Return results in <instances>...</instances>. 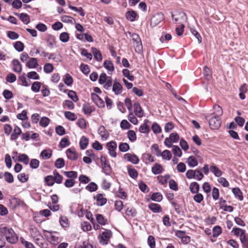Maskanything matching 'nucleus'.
<instances>
[{"label": "nucleus", "instance_id": "45", "mask_svg": "<svg viewBox=\"0 0 248 248\" xmlns=\"http://www.w3.org/2000/svg\"><path fill=\"white\" fill-rule=\"evenodd\" d=\"M64 116L66 119L72 121H75L77 119L76 114L71 111H65Z\"/></svg>", "mask_w": 248, "mask_h": 248}, {"label": "nucleus", "instance_id": "38", "mask_svg": "<svg viewBox=\"0 0 248 248\" xmlns=\"http://www.w3.org/2000/svg\"><path fill=\"white\" fill-rule=\"evenodd\" d=\"M29 157L26 154H19L18 156V161L28 165L29 163Z\"/></svg>", "mask_w": 248, "mask_h": 248}, {"label": "nucleus", "instance_id": "18", "mask_svg": "<svg viewBox=\"0 0 248 248\" xmlns=\"http://www.w3.org/2000/svg\"><path fill=\"white\" fill-rule=\"evenodd\" d=\"M210 170L217 177H220L223 173L222 171L213 163L210 167Z\"/></svg>", "mask_w": 248, "mask_h": 248}, {"label": "nucleus", "instance_id": "60", "mask_svg": "<svg viewBox=\"0 0 248 248\" xmlns=\"http://www.w3.org/2000/svg\"><path fill=\"white\" fill-rule=\"evenodd\" d=\"M15 48L18 52L22 51L24 48V45L21 41H16L14 44Z\"/></svg>", "mask_w": 248, "mask_h": 248}, {"label": "nucleus", "instance_id": "52", "mask_svg": "<svg viewBox=\"0 0 248 248\" xmlns=\"http://www.w3.org/2000/svg\"><path fill=\"white\" fill-rule=\"evenodd\" d=\"M214 114H215V116H217V117H219V116L222 115V114L223 113L222 109L221 108V107H220L219 105H214Z\"/></svg>", "mask_w": 248, "mask_h": 248}, {"label": "nucleus", "instance_id": "50", "mask_svg": "<svg viewBox=\"0 0 248 248\" xmlns=\"http://www.w3.org/2000/svg\"><path fill=\"white\" fill-rule=\"evenodd\" d=\"M170 175H166L165 176H161L159 175L157 177V180L158 182L162 185H165L167 183L168 180L170 178Z\"/></svg>", "mask_w": 248, "mask_h": 248}, {"label": "nucleus", "instance_id": "49", "mask_svg": "<svg viewBox=\"0 0 248 248\" xmlns=\"http://www.w3.org/2000/svg\"><path fill=\"white\" fill-rule=\"evenodd\" d=\"M86 189L90 192H94L98 188L97 185L94 182L90 183L85 187Z\"/></svg>", "mask_w": 248, "mask_h": 248}, {"label": "nucleus", "instance_id": "10", "mask_svg": "<svg viewBox=\"0 0 248 248\" xmlns=\"http://www.w3.org/2000/svg\"><path fill=\"white\" fill-rule=\"evenodd\" d=\"M91 96L93 101L98 107L102 108L105 107V103L103 100L97 94L95 93H91Z\"/></svg>", "mask_w": 248, "mask_h": 248}, {"label": "nucleus", "instance_id": "59", "mask_svg": "<svg viewBox=\"0 0 248 248\" xmlns=\"http://www.w3.org/2000/svg\"><path fill=\"white\" fill-rule=\"evenodd\" d=\"M41 82L39 81L34 82L31 85V90L35 93L39 92L41 88Z\"/></svg>", "mask_w": 248, "mask_h": 248}, {"label": "nucleus", "instance_id": "19", "mask_svg": "<svg viewBox=\"0 0 248 248\" xmlns=\"http://www.w3.org/2000/svg\"><path fill=\"white\" fill-rule=\"evenodd\" d=\"M46 41L47 43V46L51 48H53L56 44L55 37L54 36L51 34L47 35Z\"/></svg>", "mask_w": 248, "mask_h": 248}, {"label": "nucleus", "instance_id": "13", "mask_svg": "<svg viewBox=\"0 0 248 248\" xmlns=\"http://www.w3.org/2000/svg\"><path fill=\"white\" fill-rule=\"evenodd\" d=\"M134 111L135 115L139 118H141L143 116V110L139 102H136L134 104Z\"/></svg>", "mask_w": 248, "mask_h": 248}, {"label": "nucleus", "instance_id": "41", "mask_svg": "<svg viewBox=\"0 0 248 248\" xmlns=\"http://www.w3.org/2000/svg\"><path fill=\"white\" fill-rule=\"evenodd\" d=\"M10 202L13 205L15 208L18 206L22 205L24 203L23 201L16 197L12 198L10 200Z\"/></svg>", "mask_w": 248, "mask_h": 248}, {"label": "nucleus", "instance_id": "30", "mask_svg": "<svg viewBox=\"0 0 248 248\" xmlns=\"http://www.w3.org/2000/svg\"><path fill=\"white\" fill-rule=\"evenodd\" d=\"M89 144V139L85 136H82L79 141V146L81 150L86 149Z\"/></svg>", "mask_w": 248, "mask_h": 248}, {"label": "nucleus", "instance_id": "16", "mask_svg": "<svg viewBox=\"0 0 248 248\" xmlns=\"http://www.w3.org/2000/svg\"><path fill=\"white\" fill-rule=\"evenodd\" d=\"M149 209L155 213H161L162 211L161 206L155 203H151L148 204Z\"/></svg>", "mask_w": 248, "mask_h": 248}, {"label": "nucleus", "instance_id": "48", "mask_svg": "<svg viewBox=\"0 0 248 248\" xmlns=\"http://www.w3.org/2000/svg\"><path fill=\"white\" fill-rule=\"evenodd\" d=\"M163 159L169 160L172 157V154L170 151L168 150H164L163 152L161 153L160 155Z\"/></svg>", "mask_w": 248, "mask_h": 248}, {"label": "nucleus", "instance_id": "12", "mask_svg": "<svg viewBox=\"0 0 248 248\" xmlns=\"http://www.w3.org/2000/svg\"><path fill=\"white\" fill-rule=\"evenodd\" d=\"M124 158L127 160L128 161L134 164H137L139 163L140 160L138 157L135 154L127 153L124 155Z\"/></svg>", "mask_w": 248, "mask_h": 248}, {"label": "nucleus", "instance_id": "4", "mask_svg": "<svg viewBox=\"0 0 248 248\" xmlns=\"http://www.w3.org/2000/svg\"><path fill=\"white\" fill-rule=\"evenodd\" d=\"M180 137L178 134L176 132L172 133L170 134L169 138H166L164 141V144L168 147L170 148L172 146V142H177L179 140Z\"/></svg>", "mask_w": 248, "mask_h": 248}, {"label": "nucleus", "instance_id": "3", "mask_svg": "<svg viewBox=\"0 0 248 248\" xmlns=\"http://www.w3.org/2000/svg\"><path fill=\"white\" fill-rule=\"evenodd\" d=\"M205 118L208 121L211 129H217L220 126L221 121L219 117L214 116L210 118L209 116H206Z\"/></svg>", "mask_w": 248, "mask_h": 248}, {"label": "nucleus", "instance_id": "14", "mask_svg": "<svg viewBox=\"0 0 248 248\" xmlns=\"http://www.w3.org/2000/svg\"><path fill=\"white\" fill-rule=\"evenodd\" d=\"M82 110L86 115H90L95 111V108L89 103H85L83 105Z\"/></svg>", "mask_w": 248, "mask_h": 248}, {"label": "nucleus", "instance_id": "53", "mask_svg": "<svg viewBox=\"0 0 248 248\" xmlns=\"http://www.w3.org/2000/svg\"><path fill=\"white\" fill-rule=\"evenodd\" d=\"M70 144V142L68 138L64 137L62 138L60 142L59 146L62 148H63L69 146Z\"/></svg>", "mask_w": 248, "mask_h": 248}, {"label": "nucleus", "instance_id": "29", "mask_svg": "<svg viewBox=\"0 0 248 248\" xmlns=\"http://www.w3.org/2000/svg\"><path fill=\"white\" fill-rule=\"evenodd\" d=\"M96 219L98 223L101 225H105L108 224V219L101 214H96Z\"/></svg>", "mask_w": 248, "mask_h": 248}, {"label": "nucleus", "instance_id": "17", "mask_svg": "<svg viewBox=\"0 0 248 248\" xmlns=\"http://www.w3.org/2000/svg\"><path fill=\"white\" fill-rule=\"evenodd\" d=\"M112 91L116 95L120 94L123 92V86L119 82L115 81L112 86Z\"/></svg>", "mask_w": 248, "mask_h": 248}, {"label": "nucleus", "instance_id": "40", "mask_svg": "<svg viewBox=\"0 0 248 248\" xmlns=\"http://www.w3.org/2000/svg\"><path fill=\"white\" fill-rule=\"evenodd\" d=\"M222 230L220 226L217 225L213 229V237H217L221 234Z\"/></svg>", "mask_w": 248, "mask_h": 248}, {"label": "nucleus", "instance_id": "36", "mask_svg": "<svg viewBox=\"0 0 248 248\" xmlns=\"http://www.w3.org/2000/svg\"><path fill=\"white\" fill-rule=\"evenodd\" d=\"M103 65L104 67L109 71L112 72L114 70V65L111 61L105 60Z\"/></svg>", "mask_w": 248, "mask_h": 248}, {"label": "nucleus", "instance_id": "43", "mask_svg": "<svg viewBox=\"0 0 248 248\" xmlns=\"http://www.w3.org/2000/svg\"><path fill=\"white\" fill-rule=\"evenodd\" d=\"M53 174L54 182L59 184L62 183L63 180L62 176L60 175L57 170H54L53 171Z\"/></svg>", "mask_w": 248, "mask_h": 248}, {"label": "nucleus", "instance_id": "34", "mask_svg": "<svg viewBox=\"0 0 248 248\" xmlns=\"http://www.w3.org/2000/svg\"><path fill=\"white\" fill-rule=\"evenodd\" d=\"M137 16V13L134 11H129L125 14L126 18L130 21H135Z\"/></svg>", "mask_w": 248, "mask_h": 248}, {"label": "nucleus", "instance_id": "47", "mask_svg": "<svg viewBox=\"0 0 248 248\" xmlns=\"http://www.w3.org/2000/svg\"><path fill=\"white\" fill-rule=\"evenodd\" d=\"M30 233L33 239L40 237V236L42 235L37 228H32L31 230Z\"/></svg>", "mask_w": 248, "mask_h": 248}, {"label": "nucleus", "instance_id": "32", "mask_svg": "<svg viewBox=\"0 0 248 248\" xmlns=\"http://www.w3.org/2000/svg\"><path fill=\"white\" fill-rule=\"evenodd\" d=\"M59 222L63 228H66L69 226V220L66 216H61L59 219Z\"/></svg>", "mask_w": 248, "mask_h": 248}, {"label": "nucleus", "instance_id": "2", "mask_svg": "<svg viewBox=\"0 0 248 248\" xmlns=\"http://www.w3.org/2000/svg\"><path fill=\"white\" fill-rule=\"evenodd\" d=\"M44 232L46 238L52 245H57L62 240V237L57 232L44 230Z\"/></svg>", "mask_w": 248, "mask_h": 248}, {"label": "nucleus", "instance_id": "27", "mask_svg": "<svg viewBox=\"0 0 248 248\" xmlns=\"http://www.w3.org/2000/svg\"><path fill=\"white\" fill-rule=\"evenodd\" d=\"M26 65L29 68H35L38 65V61L36 58H31L26 63Z\"/></svg>", "mask_w": 248, "mask_h": 248}, {"label": "nucleus", "instance_id": "5", "mask_svg": "<svg viewBox=\"0 0 248 248\" xmlns=\"http://www.w3.org/2000/svg\"><path fill=\"white\" fill-rule=\"evenodd\" d=\"M171 17L174 19L175 23L179 21L184 22L187 19L186 15L183 11H176L175 15H174L172 12L171 13Z\"/></svg>", "mask_w": 248, "mask_h": 248}, {"label": "nucleus", "instance_id": "26", "mask_svg": "<svg viewBox=\"0 0 248 248\" xmlns=\"http://www.w3.org/2000/svg\"><path fill=\"white\" fill-rule=\"evenodd\" d=\"M164 169L161 165L158 163H155L154 166L152 168V172L154 174H159L161 173Z\"/></svg>", "mask_w": 248, "mask_h": 248}, {"label": "nucleus", "instance_id": "39", "mask_svg": "<svg viewBox=\"0 0 248 248\" xmlns=\"http://www.w3.org/2000/svg\"><path fill=\"white\" fill-rule=\"evenodd\" d=\"M151 199L153 201L157 202H160L162 200L163 196L159 192H155L152 195Z\"/></svg>", "mask_w": 248, "mask_h": 248}, {"label": "nucleus", "instance_id": "35", "mask_svg": "<svg viewBox=\"0 0 248 248\" xmlns=\"http://www.w3.org/2000/svg\"><path fill=\"white\" fill-rule=\"evenodd\" d=\"M143 158L146 164L154 162L155 161L154 157L149 153L144 154Z\"/></svg>", "mask_w": 248, "mask_h": 248}, {"label": "nucleus", "instance_id": "6", "mask_svg": "<svg viewBox=\"0 0 248 248\" xmlns=\"http://www.w3.org/2000/svg\"><path fill=\"white\" fill-rule=\"evenodd\" d=\"M132 40L135 46V51L140 53L142 51V45L140 36L136 34L132 35Z\"/></svg>", "mask_w": 248, "mask_h": 248}, {"label": "nucleus", "instance_id": "7", "mask_svg": "<svg viewBox=\"0 0 248 248\" xmlns=\"http://www.w3.org/2000/svg\"><path fill=\"white\" fill-rule=\"evenodd\" d=\"M112 235V233L110 230H106L105 232H103L100 234L101 239L100 243L104 245L108 244Z\"/></svg>", "mask_w": 248, "mask_h": 248}, {"label": "nucleus", "instance_id": "31", "mask_svg": "<svg viewBox=\"0 0 248 248\" xmlns=\"http://www.w3.org/2000/svg\"><path fill=\"white\" fill-rule=\"evenodd\" d=\"M232 192L235 198L238 199L239 201H241L243 200V193L239 188H233L232 189Z\"/></svg>", "mask_w": 248, "mask_h": 248}, {"label": "nucleus", "instance_id": "1", "mask_svg": "<svg viewBox=\"0 0 248 248\" xmlns=\"http://www.w3.org/2000/svg\"><path fill=\"white\" fill-rule=\"evenodd\" d=\"M0 233L2 234L7 241L11 244H16L18 240V237L13 229L9 227H3L0 229Z\"/></svg>", "mask_w": 248, "mask_h": 248}, {"label": "nucleus", "instance_id": "51", "mask_svg": "<svg viewBox=\"0 0 248 248\" xmlns=\"http://www.w3.org/2000/svg\"><path fill=\"white\" fill-rule=\"evenodd\" d=\"M67 95L74 102H77L79 99L77 93L73 90L69 91Z\"/></svg>", "mask_w": 248, "mask_h": 248}, {"label": "nucleus", "instance_id": "62", "mask_svg": "<svg viewBox=\"0 0 248 248\" xmlns=\"http://www.w3.org/2000/svg\"><path fill=\"white\" fill-rule=\"evenodd\" d=\"M21 243L26 248H35L34 245L31 242L25 240L23 237L20 238Z\"/></svg>", "mask_w": 248, "mask_h": 248}, {"label": "nucleus", "instance_id": "15", "mask_svg": "<svg viewBox=\"0 0 248 248\" xmlns=\"http://www.w3.org/2000/svg\"><path fill=\"white\" fill-rule=\"evenodd\" d=\"M22 134V131L20 127L15 125L13 133L11 135L10 140H16Z\"/></svg>", "mask_w": 248, "mask_h": 248}, {"label": "nucleus", "instance_id": "25", "mask_svg": "<svg viewBox=\"0 0 248 248\" xmlns=\"http://www.w3.org/2000/svg\"><path fill=\"white\" fill-rule=\"evenodd\" d=\"M98 133L100 135L102 139L106 140L109 136V134L108 132L106 130L105 126H104L103 125H101L99 127L98 129Z\"/></svg>", "mask_w": 248, "mask_h": 248}, {"label": "nucleus", "instance_id": "42", "mask_svg": "<svg viewBox=\"0 0 248 248\" xmlns=\"http://www.w3.org/2000/svg\"><path fill=\"white\" fill-rule=\"evenodd\" d=\"M40 155L44 159H48L52 155V150L50 149L44 150L42 151Z\"/></svg>", "mask_w": 248, "mask_h": 248}, {"label": "nucleus", "instance_id": "21", "mask_svg": "<svg viewBox=\"0 0 248 248\" xmlns=\"http://www.w3.org/2000/svg\"><path fill=\"white\" fill-rule=\"evenodd\" d=\"M91 52L93 55L94 58L96 61L101 62L102 60V55L98 49L95 47H92Z\"/></svg>", "mask_w": 248, "mask_h": 248}, {"label": "nucleus", "instance_id": "46", "mask_svg": "<svg viewBox=\"0 0 248 248\" xmlns=\"http://www.w3.org/2000/svg\"><path fill=\"white\" fill-rule=\"evenodd\" d=\"M62 105L64 108H67L70 110L73 109L75 108V105L73 102L69 100H65L63 102Z\"/></svg>", "mask_w": 248, "mask_h": 248}, {"label": "nucleus", "instance_id": "44", "mask_svg": "<svg viewBox=\"0 0 248 248\" xmlns=\"http://www.w3.org/2000/svg\"><path fill=\"white\" fill-rule=\"evenodd\" d=\"M63 81L66 85L70 86L73 83V78L69 74L67 73L65 75V78L63 79Z\"/></svg>", "mask_w": 248, "mask_h": 248}, {"label": "nucleus", "instance_id": "58", "mask_svg": "<svg viewBox=\"0 0 248 248\" xmlns=\"http://www.w3.org/2000/svg\"><path fill=\"white\" fill-rule=\"evenodd\" d=\"M60 40L63 43H66L69 40V34L66 32H63L60 34Z\"/></svg>", "mask_w": 248, "mask_h": 248}, {"label": "nucleus", "instance_id": "22", "mask_svg": "<svg viewBox=\"0 0 248 248\" xmlns=\"http://www.w3.org/2000/svg\"><path fill=\"white\" fill-rule=\"evenodd\" d=\"M13 65V70L16 73H20L22 71V65L17 59H14L12 61Z\"/></svg>", "mask_w": 248, "mask_h": 248}, {"label": "nucleus", "instance_id": "63", "mask_svg": "<svg viewBox=\"0 0 248 248\" xmlns=\"http://www.w3.org/2000/svg\"><path fill=\"white\" fill-rule=\"evenodd\" d=\"M77 248H93V246L89 241H85L79 245Z\"/></svg>", "mask_w": 248, "mask_h": 248}, {"label": "nucleus", "instance_id": "11", "mask_svg": "<svg viewBox=\"0 0 248 248\" xmlns=\"http://www.w3.org/2000/svg\"><path fill=\"white\" fill-rule=\"evenodd\" d=\"M163 14L161 13H157L152 16L151 19V25L156 26L163 20Z\"/></svg>", "mask_w": 248, "mask_h": 248}, {"label": "nucleus", "instance_id": "57", "mask_svg": "<svg viewBox=\"0 0 248 248\" xmlns=\"http://www.w3.org/2000/svg\"><path fill=\"white\" fill-rule=\"evenodd\" d=\"M5 180L9 183H12L14 182V179L13 175L12 173L9 172H4L3 174Z\"/></svg>", "mask_w": 248, "mask_h": 248}, {"label": "nucleus", "instance_id": "28", "mask_svg": "<svg viewBox=\"0 0 248 248\" xmlns=\"http://www.w3.org/2000/svg\"><path fill=\"white\" fill-rule=\"evenodd\" d=\"M127 172L129 175L133 179H136L138 177V171L134 168H133L132 166L129 165L127 166Z\"/></svg>", "mask_w": 248, "mask_h": 248}, {"label": "nucleus", "instance_id": "8", "mask_svg": "<svg viewBox=\"0 0 248 248\" xmlns=\"http://www.w3.org/2000/svg\"><path fill=\"white\" fill-rule=\"evenodd\" d=\"M106 146L108 150L109 155L112 157H116L117 156L116 150L117 147L116 142L114 141H111L107 143Z\"/></svg>", "mask_w": 248, "mask_h": 248}, {"label": "nucleus", "instance_id": "56", "mask_svg": "<svg viewBox=\"0 0 248 248\" xmlns=\"http://www.w3.org/2000/svg\"><path fill=\"white\" fill-rule=\"evenodd\" d=\"M119 150L122 152H125L129 150L130 147L126 142H121L119 145Z\"/></svg>", "mask_w": 248, "mask_h": 248}, {"label": "nucleus", "instance_id": "24", "mask_svg": "<svg viewBox=\"0 0 248 248\" xmlns=\"http://www.w3.org/2000/svg\"><path fill=\"white\" fill-rule=\"evenodd\" d=\"M240 93L239 94V97L241 99L244 100L246 98L245 93H247L248 91L247 88V85L246 83L243 84L239 89Z\"/></svg>", "mask_w": 248, "mask_h": 248}, {"label": "nucleus", "instance_id": "9", "mask_svg": "<svg viewBox=\"0 0 248 248\" xmlns=\"http://www.w3.org/2000/svg\"><path fill=\"white\" fill-rule=\"evenodd\" d=\"M65 153L67 158L71 160L76 161L79 156L78 154L76 152L74 147L68 149Z\"/></svg>", "mask_w": 248, "mask_h": 248}, {"label": "nucleus", "instance_id": "64", "mask_svg": "<svg viewBox=\"0 0 248 248\" xmlns=\"http://www.w3.org/2000/svg\"><path fill=\"white\" fill-rule=\"evenodd\" d=\"M243 236L240 239L242 247L243 248H248V235Z\"/></svg>", "mask_w": 248, "mask_h": 248}, {"label": "nucleus", "instance_id": "37", "mask_svg": "<svg viewBox=\"0 0 248 248\" xmlns=\"http://www.w3.org/2000/svg\"><path fill=\"white\" fill-rule=\"evenodd\" d=\"M187 162L189 166L194 167L198 164V161L194 156H190L187 159Z\"/></svg>", "mask_w": 248, "mask_h": 248}, {"label": "nucleus", "instance_id": "61", "mask_svg": "<svg viewBox=\"0 0 248 248\" xmlns=\"http://www.w3.org/2000/svg\"><path fill=\"white\" fill-rule=\"evenodd\" d=\"M65 165V162L63 158H59L55 162V166L58 169L63 168Z\"/></svg>", "mask_w": 248, "mask_h": 248}, {"label": "nucleus", "instance_id": "33", "mask_svg": "<svg viewBox=\"0 0 248 248\" xmlns=\"http://www.w3.org/2000/svg\"><path fill=\"white\" fill-rule=\"evenodd\" d=\"M189 189L192 193H198L199 191L200 186L197 182H192L190 184Z\"/></svg>", "mask_w": 248, "mask_h": 248}, {"label": "nucleus", "instance_id": "23", "mask_svg": "<svg viewBox=\"0 0 248 248\" xmlns=\"http://www.w3.org/2000/svg\"><path fill=\"white\" fill-rule=\"evenodd\" d=\"M14 14L18 16L20 19L25 24H28L30 22V16L26 13H21L18 14L15 13Z\"/></svg>", "mask_w": 248, "mask_h": 248}, {"label": "nucleus", "instance_id": "55", "mask_svg": "<svg viewBox=\"0 0 248 248\" xmlns=\"http://www.w3.org/2000/svg\"><path fill=\"white\" fill-rule=\"evenodd\" d=\"M127 137L132 142H134L137 140L136 134L135 131L132 130H130L127 132Z\"/></svg>", "mask_w": 248, "mask_h": 248}, {"label": "nucleus", "instance_id": "20", "mask_svg": "<svg viewBox=\"0 0 248 248\" xmlns=\"http://www.w3.org/2000/svg\"><path fill=\"white\" fill-rule=\"evenodd\" d=\"M94 198L96 200V204L98 206H103L105 205L107 202V199L103 197V195L101 193L96 195Z\"/></svg>", "mask_w": 248, "mask_h": 248}, {"label": "nucleus", "instance_id": "54", "mask_svg": "<svg viewBox=\"0 0 248 248\" xmlns=\"http://www.w3.org/2000/svg\"><path fill=\"white\" fill-rule=\"evenodd\" d=\"M125 214L129 217H134L137 214V211L134 207H128L126 210Z\"/></svg>", "mask_w": 248, "mask_h": 248}]
</instances>
